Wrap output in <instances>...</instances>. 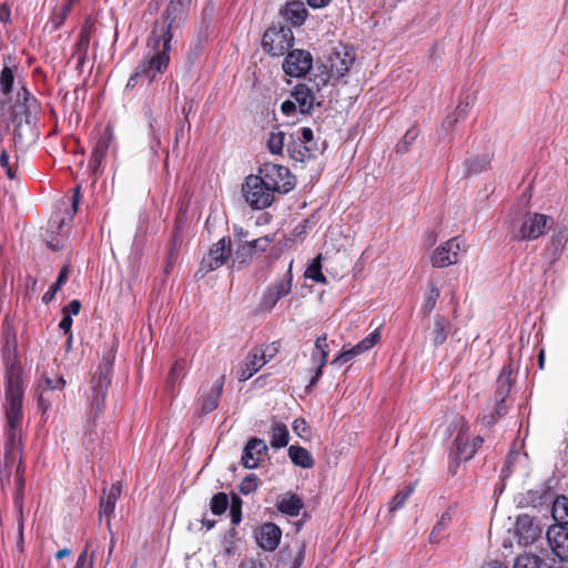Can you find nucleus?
<instances>
[{
    "label": "nucleus",
    "mask_w": 568,
    "mask_h": 568,
    "mask_svg": "<svg viewBox=\"0 0 568 568\" xmlns=\"http://www.w3.org/2000/svg\"><path fill=\"white\" fill-rule=\"evenodd\" d=\"M413 493V487L409 486L406 489L398 491L389 503V511H396L397 509L402 508L404 504L406 503L408 496Z\"/></svg>",
    "instance_id": "obj_47"
},
{
    "label": "nucleus",
    "mask_w": 568,
    "mask_h": 568,
    "mask_svg": "<svg viewBox=\"0 0 568 568\" xmlns=\"http://www.w3.org/2000/svg\"><path fill=\"white\" fill-rule=\"evenodd\" d=\"M379 339H381V333L378 329H375L372 334H369L367 337L362 339L361 344L363 345L364 349L367 352L373 346H375Z\"/></svg>",
    "instance_id": "obj_54"
},
{
    "label": "nucleus",
    "mask_w": 568,
    "mask_h": 568,
    "mask_svg": "<svg viewBox=\"0 0 568 568\" xmlns=\"http://www.w3.org/2000/svg\"><path fill=\"white\" fill-rule=\"evenodd\" d=\"M241 568H265V565L260 560L246 558L241 562Z\"/></svg>",
    "instance_id": "obj_60"
},
{
    "label": "nucleus",
    "mask_w": 568,
    "mask_h": 568,
    "mask_svg": "<svg viewBox=\"0 0 568 568\" xmlns=\"http://www.w3.org/2000/svg\"><path fill=\"white\" fill-rule=\"evenodd\" d=\"M112 140H113V132H112L111 128L108 126L101 133V135L97 142V145L92 152V159L97 165H99L101 163V161L103 160V158L105 156V154L111 145Z\"/></svg>",
    "instance_id": "obj_33"
},
{
    "label": "nucleus",
    "mask_w": 568,
    "mask_h": 568,
    "mask_svg": "<svg viewBox=\"0 0 568 568\" xmlns=\"http://www.w3.org/2000/svg\"><path fill=\"white\" fill-rule=\"evenodd\" d=\"M277 509L288 516H298L303 508L302 499L296 495H283L280 496L276 503Z\"/></svg>",
    "instance_id": "obj_29"
},
{
    "label": "nucleus",
    "mask_w": 568,
    "mask_h": 568,
    "mask_svg": "<svg viewBox=\"0 0 568 568\" xmlns=\"http://www.w3.org/2000/svg\"><path fill=\"white\" fill-rule=\"evenodd\" d=\"M286 133L272 131L267 139V146L273 154H282L284 146L287 148Z\"/></svg>",
    "instance_id": "obj_37"
},
{
    "label": "nucleus",
    "mask_w": 568,
    "mask_h": 568,
    "mask_svg": "<svg viewBox=\"0 0 568 568\" xmlns=\"http://www.w3.org/2000/svg\"><path fill=\"white\" fill-rule=\"evenodd\" d=\"M438 297H439V288L433 282H429L428 283V292L426 294L425 303H424V307H423L425 315H429L432 313V311L434 310V307L437 303Z\"/></svg>",
    "instance_id": "obj_43"
},
{
    "label": "nucleus",
    "mask_w": 568,
    "mask_h": 568,
    "mask_svg": "<svg viewBox=\"0 0 568 568\" xmlns=\"http://www.w3.org/2000/svg\"><path fill=\"white\" fill-rule=\"evenodd\" d=\"M256 488H257V477L255 475L246 476L240 485V490L244 495H248V494L253 493Z\"/></svg>",
    "instance_id": "obj_50"
},
{
    "label": "nucleus",
    "mask_w": 568,
    "mask_h": 568,
    "mask_svg": "<svg viewBox=\"0 0 568 568\" xmlns=\"http://www.w3.org/2000/svg\"><path fill=\"white\" fill-rule=\"evenodd\" d=\"M258 175L274 194L287 193L295 185L294 176L283 165L266 163L260 169Z\"/></svg>",
    "instance_id": "obj_7"
},
{
    "label": "nucleus",
    "mask_w": 568,
    "mask_h": 568,
    "mask_svg": "<svg viewBox=\"0 0 568 568\" xmlns=\"http://www.w3.org/2000/svg\"><path fill=\"white\" fill-rule=\"evenodd\" d=\"M292 98L303 114L310 113L315 105L320 106L322 104L318 85L314 82L296 85L292 92Z\"/></svg>",
    "instance_id": "obj_11"
},
{
    "label": "nucleus",
    "mask_w": 568,
    "mask_h": 568,
    "mask_svg": "<svg viewBox=\"0 0 568 568\" xmlns=\"http://www.w3.org/2000/svg\"><path fill=\"white\" fill-rule=\"evenodd\" d=\"M267 455V446L263 439L252 438L244 447L242 463L245 468H256Z\"/></svg>",
    "instance_id": "obj_18"
},
{
    "label": "nucleus",
    "mask_w": 568,
    "mask_h": 568,
    "mask_svg": "<svg viewBox=\"0 0 568 568\" xmlns=\"http://www.w3.org/2000/svg\"><path fill=\"white\" fill-rule=\"evenodd\" d=\"M491 161V156L489 154H485L483 156H478L471 161L466 163L467 172L470 174L480 173L489 168Z\"/></svg>",
    "instance_id": "obj_41"
},
{
    "label": "nucleus",
    "mask_w": 568,
    "mask_h": 568,
    "mask_svg": "<svg viewBox=\"0 0 568 568\" xmlns=\"http://www.w3.org/2000/svg\"><path fill=\"white\" fill-rule=\"evenodd\" d=\"M81 201V193H80V186L78 185L74 189L73 197H72V211L73 213L78 212V207Z\"/></svg>",
    "instance_id": "obj_64"
},
{
    "label": "nucleus",
    "mask_w": 568,
    "mask_h": 568,
    "mask_svg": "<svg viewBox=\"0 0 568 568\" xmlns=\"http://www.w3.org/2000/svg\"><path fill=\"white\" fill-rule=\"evenodd\" d=\"M272 241L271 237L264 236L261 239H256L253 241H246L239 245L236 250V258H240V255L242 254V251H260L264 252L268 245V243Z\"/></svg>",
    "instance_id": "obj_39"
},
{
    "label": "nucleus",
    "mask_w": 568,
    "mask_h": 568,
    "mask_svg": "<svg viewBox=\"0 0 568 568\" xmlns=\"http://www.w3.org/2000/svg\"><path fill=\"white\" fill-rule=\"evenodd\" d=\"M449 332V321L442 315H436L433 324L428 326V338L434 346H438L445 343Z\"/></svg>",
    "instance_id": "obj_24"
},
{
    "label": "nucleus",
    "mask_w": 568,
    "mask_h": 568,
    "mask_svg": "<svg viewBox=\"0 0 568 568\" xmlns=\"http://www.w3.org/2000/svg\"><path fill=\"white\" fill-rule=\"evenodd\" d=\"M13 74L10 68L4 67L0 74V87L3 93H9L13 83Z\"/></svg>",
    "instance_id": "obj_49"
},
{
    "label": "nucleus",
    "mask_w": 568,
    "mask_h": 568,
    "mask_svg": "<svg viewBox=\"0 0 568 568\" xmlns=\"http://www.w3.org/2000/svg\"><path fill=\"white\" fill-rule=\"evenodd\" d=\"M290 268H292V263L290 264ZM292 290V274L291 270L286 277L277 283H275L272 287L267 290L263 297V306L272 310L275 304L284 296H286Z\"/></svg>",
    "instance_id": "obj_20"
},
{
    "label": "nucleus",
    "mask_w": 568,
    "mask_h": 568,
    "mask_svg": "<svg viewBox=\"0 0 568 568\" xmlns=\"http://www.w3.org/2000/svg\"><path fill=\"white\" fill-rule=\"evenodd\" d=\"M546 537L554 554L561 560L568 561V529L565 526H550Z\"/></svg>",
    "instance_id": "obj_17"
},
{
    "label": "nucleus",
    "mask_w": 568,
    "mask_h": 568,
    "mask_svg": "<svg viewBox=\"0 0 568 568\" xmlns=\"http://www.w3.org/2000/svg\"><path fill=\"white\" fill-rule=\"evenodd\" d=\"M288 456L294 465L302 468L308 469L314 466V458L311 453L301 446L292 445L288 448Z\"/></svg>",
    "instance_id": "obj_34"
},
{
    "label": "nucleus",
    "mask_w": 568,
    "mask_h": 568,
    "mask_svg": "<svg viewBox=\"0 0 568 568\" xmlns=\"http://www.w3.org/2000/svg\"><path fill=\"white\" fill-rule=\"evenodd\" d=\"M551 516L556 521L554 526H568V497L560 495L555 498Z\"/></svg>",
    "instance_id": "obj_32"
},
{
    "label": "nucleus",
    "mask_w": 568,
    "mask_h": 568,
    "mask_svg": "<svg viewBox=\"0 0 568 568\" xmlns=\"http://www.w3.org/2000/svg\"><path fill=\"white\" fill-rule=\"evenodd\" d=\"M567 242V235L564 232L552 236L549 245V251H552V258L555 260L564 250Z\"/></svg>",
    "instance_id": "obj_48"
},
{
    "label": "nucleus",
    "mask_w": 568,
    "mask_h": 568,
    "mask_svg": "<svg viewBox=\"0 0 568 568\" xmlns=\"http://www.w3.org/2000/svg\"><path fill=\"white\" fill-rule=\"evenodd\" d=\"M184 369V364L182 362H176L170 373L171 383L175 382L179 378L180 373Z\"/></svg>",
    "instance_id": "obj_62"
},
{
    "label": "nucleus",
    "mask_w": 568,
    "mask_h": 568,
    "mask_svg": "<svg viewBox=\"0 0 568 568\" xmlns=\"http://www.w3.org/2000/svg\"><path fill=\"white\" fill-rule=\"evenodd\" d=\"M231 515H232V523L234 525L239 524L241 520V509H240V499L233 498V503L231 506Z\"/></svg>",
    "instance_id": "obj_57"
},
{
    "label": "nucleus",
    "mask_w": 568,
    "mask_h": 568,
    "mask_svg": "<svg viewBox=\"0 0 568 568\" xmlns=\"http://www.w3.org/2000/svg\"><path fill=\"white\" fill-rule=\"evenodd\" d=\"M10 120L13 125V141L16 146L24 149L37 140L34 128V100H30L29 92L22 88L17 94V102L10 106Z\"/></svg>",
    "instance_id": "obj_2"
},
{
    "label": "nucleus",
    "mask_w": 568,
    "mask_h": 568,
    "mask_svg": "<svg viewBox=\"0 0 568 568\" xmlns=\"http://www.w3.org/2000/svg\"><path fill=\"white\" fill-rule=\"evenodd\" d=\"M305 545L303 542H295L293 547L282 550L281 559L284 562L290 559L288 568H301L304 561Z\"/></svg>",
    "instance_id": "obj_31"
},
{
    "label": "nucleus",
    "mask_w": 568,
    "mask_h": 568,
    "mask_svg": "<svg viewBox=\"0 0 568 568\" xmlns=\"http://www.w3.org/2000/svg\"><path fill=\"white\" fill-rule=\"evenodd\" d=\"M231 255V244L224 237L212 245L206 256L201 262V270L212 272L226 263Z\"/></svg>",
    "instance_id": "obj_13"
},
{
    "label": "nucleus",
    "mask_w": 568,
    "mask_h": 568,
    "mask_svg": "<svg viewBox=\"0 0 568 568\" xmlns=\"http://www.w3.org/2000/svg\"><path fill=\"white\" fill-rule=\"evenodd\" d=\"M67 385L65 379L62 376H59L57 378H51L48 376H44L40 384H39V396L38 402L39 406L47 410L51 406L50 398L48 397V393L55 389H63Z\"/></svg>",
    "instance_id": "obj_23"
},
{
    "label": "nucleus",
    "mask_w": 568,
    "mask_h": 568,
    "mask_svg": "<svg viewBox=\"0 0 568 568\" xmlns=\"http://www.w3.org/2000/svg\"><path fill=\"white\" fill-rule=\"evenodd\" d=\"M549 216L540 213L528 212L525 214L519 229V240H536L545 233Z\"/></svg>",
    "instance_id": "obj_14"
},
{
    "label": "nucleus",
    "mask_w": 568,
    "mask_h": 568,
    "mask_svg": "<svg viewBox=\"0 0 568 568\" xmlns=\"http://www.w3.org/2000/svg\"><path fill=\"white\" fill-rule=\"evenodd\" d=\"M418 130L416 128H410L406 131L403 141L397 145L399 152H405L408 149V145L416 140L418 136Z\"/></svg>",
    "instance_id": "obj_51"
},
{
    "label": "nucleus",
    "mask_w": 568,
    "mask_h": 568,
    "mask_svg": "<svg viewBox=\"0 0 568 568\" xmlns=\"http://www.w3.org/2000/svg\"><path fill=\"white\" fill-rule=\"evenodd\" d=\"M121 491L122 484L120 481L113 484L109 490L103 491V496L100 500V516L110 517L113 514L115 503L120 497Z\"/></svg>",
    "instance_id": "obj_27"
},
{
    "label": "nucleus",
    "mask_w": 568,
    "mask_h": 568,
    "mask_svg": "<svg viewBox=\"0 0 568 568\" xmlns=\"http://www.w3.org/2000/svg\"><path fill=\"white\" fill-rule=\"evenodd\" d=\"M475 455V450L469 446L468 438L459 433L455 439L454 457L456 459L467 462Z\"/></svg>",
    "instance_id": "obj_35"
},
{
    "label": "nucleus",
    "mask_w": 568,
    "mask_h": 568,
    "mask_svg": "<svg viewBox=\"0 0 568 568\" xmlns=\"http://www.w3.org/2000/svg\"><path fill=\"white\" fill-rule=\"evenodd\" d=\"M0 164L6 170V174L9 179L12 180L16 178V171H14L13 166L10 164L9 155H8L7 151H4V150L1 152V155H0Z\"/></svg>",
    "instance_id": "obj_53"
},
{
    "label": "nucleus",
    "mask_w": 568,
    "mask_h": 568,
    "mask_svg": "<svg viewBox=\"0 0 568 568\" xmlns=\"http://www.w3.org/2000/svg\"><path fill=\"white\" fill-rule=\"evenodd\" d=\"M265 353L261 349H253L248 353L241 368L237 372V378L241 382L250 379L256 372H258L265 364Z\"/></svg>",
    "instance_id": "obj_19"
},
{
    "label": "nucleus",
    "mask_w": 568,
    "mask_h": 568,
    "mask_svg": "<svg viewBox=\"0 0 568 568\" xmlns=\"http://www.w3.org/2000/svg\"><path fill=\"white\" fill-rule=\"evenodd\" d=\"M469 102H462L457 108L456 111L453 114H449L446 116V119L443 121V129L444 130H453L455 124L458 122L460 118H464L466 113L469 110Z\"/></svg>",
    "instance_id": "obj_40"
},
{
    "label": "nucleus",
    "mask_w": 568,
    "mask_h": 568,
    "mask_svg": "<svg viewBox=\"0 0 568 568\" xmlns=\"http://www.w3.org/2000/svg\"><path fill=\"white\" fill-rule=\"evenodd\" d=\"M80 308H81L80 301L73 300L67 306H64L63 314H69V316L77 315V314H79Z\"/></svg>",
    "instance_id": "obj_58"
},
{
    "label": "nucleus",
    "mask_w": 568,
    "mask_h": 568,
    "mask_svg": "<svg viewBox=\"0 0 568 568\" xmlns=\"http://www.w3.org/2000/svg\"><path fill=\"white\" fill-rule=\"evenodd\" d=\"M263 49L272 55H282L293 45V33L288 27L268 28L262 38Z\"/></svg>",
    "instance_id": "obj_9"
},
{
    "label": "nucleus",
    "mask_w": 568,
    "mask_h": 568,
    "mask_svg": "<svg viewBox=\"0 0 568 568\" xmlns=\"http://www.w3.org/2000/svg\"><path fill=\"white\" fill-rule=\"evenodd\" d=\"M544 560L531 552H524L516 557L514 568H540Z\"/></svg>",
    "instance_id": "obj_38"
},
{
    "label": "nucleus",
    "mask_w": 568,
    "mask_h": 568,
    "mask_svg": "<svg viewBox=\"0 0 568 568\" xmlns=\"http://www.w3.org/2000/svg\"><path fill=\"white\" fill-rule=\"evenodd\" d=\"M60 328L64 331V333H69L72 326V318L69 314H63V318L59 324Z\"/></svg>",
    "instance_id": "obj_63"
},
{
    "label": "nucleus",
    "mask_w": 568,
    "mask_h": 568,
    "mask_svg": "<svg viewBox=\"0 0 568 568\" xmlns=\"http://www.w3.org/2000/svg\"><path fill=\"white\" fill-rule=\"evenodd\" d=\"M224 382H225V377L220 376L215 381L212 389L205 396L202 397V399H201V413L202 414H209V413L213 412L215 408H217L220 397H221V394L223 390Z\"/></svg>",
    "instance_id": "obj_26"
},
{
    "label": "nucleus",
    "mask_w": 568,
    "mask_h": 568,
    "mask_svg": "<svg viewBox=\"0 0 568 568\" xmlns=\"http://www.w3.org/2000/svg\"><path fill=\"white\" fill-rule=\"evenodd\" d=\"M281 14L292 26L298 27L304 23L307 10L302 1H291L281 9Z\"/></svg>",
    "instance_id": "obj_25"
},
{
    "label": "nucleus",
    "mask_w": 568,
    "mask_h": 568,
    "mask_svg": "<svg viewBox=\"0 0 568 568\" xmlns=\"http://www.w3.org/2000/svg\"><path fill=\"white\" fill-rule=\"evenodd\" d=\"M191 0H171L162 17V21L156 24L150 44L154 42V47L161 39L164 40V47L169 48L174 33L180 29L190 8Z\"/></svg>",
    "instance_id": "obj_4"
},
{
    "label": "nucleus",
    "mask_w": 568,
    "mask_h": 568,
    "mask_svg": "<svg viewBox=\"0 0 568 568\" xmlns=\"http://www.w3.org/2000/svg\"><path fill=\"white\" fill-rule=\"evenodd\" d=\"M321 255L315 257L305 271V276L312 278L317 283H326V277L321 271Z\"/></svg>",
    "instance_id": "obj_44"
},
{
    "label": "nucleus",
    "mask_w": 568,
    "mask_h": 568,
    "mask_svg": "<svg viewBox=\"0 0 568 568\" xmlns=\"http://www.w3.org/2000/svg\"><path fill=\"white\" fill-rule=\"evenodd\" d=\"M296 106L297 104L295 100H286L282 103L281 110L284 114L291 115L295 111Z\"/></svg>",
    "instance_id": "obj_61"
},
{
    "label": "nucleus",
    "mask_w": 568,
    "mask_h": 568,
    "mask_svg": "<svg viewBox=\"0 0 568 568\" xmlns=\"http://www.w3.org/2000/svg\"><path fill=\"white\" fill-rule=\"evenodd\" d=\"M355 59V50L352 47L342 43L334 47L327 59V67L331 77H344L354 64Z\"/></svg>",
    "instance_id": "obj_10"
},
{
    "label": "nucleus",
    "mask_w": 568,
    "mask_h": 568,
    "mask_svg": "<svg viewBox=\"0 0 568 568\" xmlns=\"http://www.w3.org/2000/svg\"><path fill=\"white\" fill-rule=\"evenodd\" d=\"M281 536V529L275 524L268 523L260 528L256 541L262 549L272 551L278 546Z\"/></svg>",
    "instance_id": "obj_22"
},
{
    "label": "nucleus",
    "mask_w": 568,
    "mask_h": 568,
    "mask_svg": "<svg viewBox=\"0 0 568 568\" xmlns=\"http://www.w3.org/2000/svg\"><path fill=\"white\" fill-rule=\"evenodd\" d=\"M148 45L153 48L155 52L138 65L135 77L145 78L151 82L155 79L156 73L162 72L168 67V51L170 50V47H164L163 39L158 43V47H154V42L150 44V41L148 42Z\"/></svg>",
    "instance_id": "obj_8"
},
{
    "label": "nucleus",
    "mask_w": 568,
    "mask_h": 568,
    "mask_svg": "<svg viewBox=\"0 0 568 568\" xmlns=\"http://www.w3.org/2000/svg\"><path fill=\"white\" fill-rule=\"evenodd\" d=\"M71 6H72V0H67L65 3L62 6L60 12L58 14H55V17H54L55 27L60 26L64 21L65 17L70 12Z\"/></svg>",
    "instance_id": "obj_55"
},
{
    "label": "nucleus",
    "mask_w": 568,
    "mask_h": 568,
    "mask_svg": "<svg viewBox=\"0 0 568 568\" xmlns=\"http://www.w3.org/2000/svg\"><path fill=\"white\" fill-rule=\"evenodd\" d=\"M511 373H513L511 367L505 366L501 369V372L498 376V379H497L496 396H497V400L499 402L498 407H497L498 415L501 414L500 404L504 403L505 398L507 397V395L509 394V392L511 389Z\"/></svg>",
    "instance_id": "obj_28"
},
{
    "label": "nucleus",
    "mask_w": 568,
    "mask_h": 568,
    "mask_svg": "<svg viewBox=\"0 0 568 568\" xmlns=\"http://www.w3.org/2000/svg\"><path fill=\"white\" fill-rule=\"evenodd\" d=\"M313 58L308 51L293 50L283 63V70L286 74L295 78L305 75L312 68Z\"/></svg>",
    "instance_id": "obj_12"
},
{
    "label": "nucleus",
    "mask_w": 568,
    "mask_h": 568,
    "mask_svg": "<svg viewBox=\"0 0 568 568\" xmlns=\"http://www.w3.org/2000/svg\"><path fill=\"white\" fill-rule=\"evenodd\" d=\"M22 387L18 375H10L7 386V395L3 404L6 416L4 433L7 436L4 447V471L6 479H10L11 468L17 464L16 473L18 490L22 488Z\"/></svg>",
    "instance_id": "obj_1"
},
{
    "label": "nucleus",
    "mask_w": 568,
    "mask_h": 568,
    "mask_svg": "<svg viewBox=\"0 0 568 568\" xmlns=\"http://www.w3.org/2000/svg\"><path fill=\"white\" fill-rule=\"evenodd\" d=\"M68 275H69V270L67 266H64L59 276H58V280L57 282L51 286V288L44 293V295L42 296V301L48 304L50 303L53 298H54V295L57 294V292L61 288V286L65 283L67 278H68Z\"/></svg>",
    "instance_id": "obj_42"
},
{
    "label": "nucleus",
    "mask_w": 568,
    "mask_h": 568,
    "mask_svg": "<svg viewBox=\"0 0 568 568\" xmlns=\"http://www.w3.org/2000/svg\"><path fill=\"white\" fill-rule=\"evenodd\" d=\"M352 361V357H349L345 351V347L343 348V351L341 352V354L338 356H336L333 361H332V365L333 366H342L344 364H346L347 362Z\"/></svg>",
    "instance_id": "obj_59"
},
{
    "label": "nucleus",
    "mask_w": 568,
    "mask_h": 568,
    "mask_svg": "<svg viewBox=\"0 0 568 568\" xmlns=\"http://www.w3.org/2000/svg\"><path fill=\"white\" fill-rule=\"evenodd\" d=\"M114 354L110 352L99 364L98 372L92 379L91 396L87 410V422L94 424L104 409L105 394L111 383L110 375L113 367Z\"/></svg>",
    "instance_id": "obj_3"
},
{
    "label": "nucleus",
    "mask_w": 568,
    "mask_h": 568,
    "mask_svg": "<svg viewBox=\"0 0 568 568\" xmlns=\"http://www.w3.org/2000/svg\"><path fill=\"white\" fill-rule=\"evenodd\" d=\"M459 251L460 244L456 237H453L434 251L430 263L434 267L439 268L456 264Z\"/></svg>",
    "instance_id": "obj_15"
},
{
    "label": "nucleus",
    "mask_w": 568,
    "mask_h": 568,
    "mask_svg": "<svg viewBox=\"0 0 568 568\" xmlns=\"http://www.w3.org/2000/svg\"><path fill=\"white\" fill-rule=\"evenodd\" d=\"M287 152L292 160L305 162L315 159L323 149L314 140L313 131L310 128H302L288 135Z\"/></svg>",
    "instance_id": "obj_5"
},
{
    "label": "nucleus",
    "mask_w": 568,
    "mask_h": 568,
    "mask_svg": "<svg viewBox=\"0 0 568 568\" xmlns=\"http://www.w3.org/2000/svg\"><path fill=\"white\" fill-rule=\"evenodd\" d=\"M328 352L329 351H328V344H327V335L323 334V335L318 336L315 341V351L312 354V358H313L314 364L316 365V369H315V375L311 379L307 388L313 387L316 384V382L318 381V378L321 377L322 369L325 366V364L327 363Z\"/></svg>",
    "instance_id": "obj_21"
},
{
    "label": "nucleus",
    "mask_w": 568,
    "mask_h": 568,
    "mask_svg": "<svg viewBox=\"0 0 568 568\" xmlns=\"http://www.w3.org/2000/svg\"><path fill=\"white\" fill-rule=\"evenodd\" d=\"M293 432L301 438H306L308 434V427L303 418H297L292 425Z\"/></svg>",
    "instance_id": "obj_52"
},
{
    "label": "nucleus",
    "mask_w": 568,
    "mask_h": 568,
    "mask_svg": "<svg viewBox=\"0 0 568 568\" xmlns=\"http://www.w3.org/2000/svg\"><path fill=\"white\" fill-rule=\"evenodd\" d=\"M288 429L285 424L274 422L271 427V446L282 448L288 444Z\"/></svg>",
    "instance_id": "obj_36"
},
{
    "label": "nucleus",
    "mask_w": 568,
    "mask_h": 568,
    "mask_svg": "<svg viewBox=\"0 0 568 568\" xmlns=\"http://www.w3.org/2000/svg\"><path fill=\"white\" fill-rule=\"evenodd\" d=\"M516 532L521 545L534 544L541 536V527L529 515H520L516 521Z\"/></svg>",
    "instance_id": "obj_16"
},
{
    "label": "nucleus",
    "mask_w": 568,
    "mask_h": 568,
    "mask_svg": "<svg viewBox=\"0 0 568 568\" xmlns=\"http://www.w3.org/2000/svg\"><path fill=\"white\" fill-rule=\"evenodd\" d=\"M452 516L449 511H445L438 523L434 526L430 532V541L437 542L442 538V532L445 530L447 524L450 521Z\"/></svg>",
    "instance_id": "obj_45"
},
{
    "label": "nucleus",
    "mask_w": 568,
    "mask_h": 568,
    "mask_svg": "<svg viewBox=\"0 0 568 568\" xmlns=\"http://www.w3.org/2000/svg\"><path fill=\"white\" fill-rule=\"evenodd\" d=\"M227 505L229 499L224 493H219L211 499V510L214 515H222L227 509Z\"/></svg>",
    "instance_id": "obj_46"
},
{
    "label": "nucleus",
    "mask_w": 568,
    "mask_h": 568,
    "mask_svg": "<svg viewBox=\"0 0 568 568\" xmlns=\"http://www.w3.org/2000/svg\"><path fill=\"white\" fill-rule=\"evenodd\" d=\"M74 568H93V560L88 557L87 549L78 557Z\"/></svg>",
    "instance_id": "obj_56"
},
{
    "label": "nucleus",
    "mask_w": 568,
    "mask_h": 568,
    "mask_svg": "<svg viewBox=\"0 0 568 568\" xmlns=\"http://www.w3.org/2000/svg\"><path fill=\"white\" fill-rule=\"evenodd\" d=\"M242 191L247 204L256 210L265 209L274 201L273 191L258 174L248 175L242 186Z\"/></svg>",
    "instance_id": "obj_6"
},
{
    "label": "nucleus",
    "mask_w": 568,
    "mask_h": 568,
    "mask_svg": "<svg viewBox=\"0 0 568 568\" xmlns=\"http://www.w3.org/2000/svg\"><path fill=\"white\" fill-rule=\"evenodd\" d=\"M90 38H91V27L85 26L81 32L79 40L75 44V49L73 52V58L77 59V65L82 67L85 62L89 44H90Z\"/></svg>",
    "instance_id": "obj_30"
}]
</instances>
